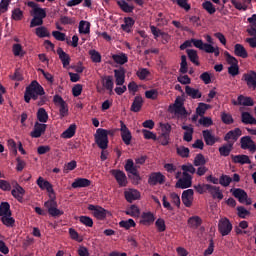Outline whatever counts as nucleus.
Returning <instances> with one entry per match:
<instances>
[{"mask_svg": "<svg viewBox=\"0 0 256 256\" xmlns=\"http://www.w3.org/2000/svg\"><path fill=\"white\" fill-rule=\"evenodd\" d=\"M43 95H45V89H43V86H41L37 80H33L30 85L26 87L24 101L25 103H31V99L37 101L39 97H43Z\"/></svg>", "mask_w": 256, "mask_h": 256, "instance_id": "1", "label": "nucleus"}, {"mask_svg": "<svg viewBox=\"0 0 256 256\" xmlns=\"http://www.w3.org/2000/svg\"><path fill=\"white\" fill-rule=\"evenodd\" d=\"M109 133V130L98 128L94 135L95 143L102 151H105L109 147Z\"/></svg>", "mask_w": 256, "mask_h": 256, "instance_id": "2", "label": "nucleus"}, {"mask_svg": "<svg viewBox=\"0 0 256 256\" xmlns=\"http://www.w3.org/2000/svg\"><path fill=\"white\" fill-rule=\"evenodd\" d=\"M31 15L33 18L30 22V27H41V25H43V20L47 17V12L45 9L39 7L35 8L34 11L31 12Z\"/></svg>", "mask_w": 256, "mask_h": 256, "instance_id": "3", "label": "nucleus"}, {"mask_svg": "<svg viewBox=\"0 0 256 256\" xmlns=\"http://www.w3.org/2000/svg\"><path fill=\"white\" fill-rule=\"evenodd\" d=\"M50 199L44 203V207L47 209L51 217H61L63 210L58 209V204L55 196L49 195Z\"/></svg>", "mask_w": 256, "mask_h": 256, "instance_id": "4", "label": "nucleus"}, {"mask_svg": "<svg viewBox=\"0 0 256 256\" xmlns=\"http://www.w3.org/2000/svg\"><path fill=\"white\" fill-rule=\"evenodd\" d=\"M53 102L57 107H59V115L61 119L69 115V105L67 104V102H65V100H63V97H61L60 95H55L53 98Z\"/></svg>", "mask_w": 256, "mask_h": 256, "instance_id": "5", "label": "nucleus"}, {"mask_svg": "<svg viewBox=\"0 0 256 256\" xmlns=\"http://www.w3.org/2000/svg\"><path fill=\"white\" fill-rule=\"evenodd\" d=\"M218 231L222 237H227L233 231V224L228 218H222L218 222Z\"/></svg>", "mask_w": 256, "mask_h": 256, "instance_id": "6", "label": "nucleus"}, {"mask_svg": "<svg viewBox=\"0 0 256 256\" xmlns=\"http://www.w3.org/2000/svg\"><path fill=\"white\" fill-rule=\"evenodd\" d=\"M195 47L196 49H200V51H204L205 53H214L215 57H219L221 54L219 47H214L213 45L203 41H195Z\"/></svg>", "mask_w": 256, "mask_h": 256, "instance_id": "7", "label": "nucleus"}, {"mask_svg": "<svg viewBox=\"0 0 256 256\" xmlns=\"http://www.w3.org/2000/svg\"><path fill=\"white\" fill-rule=\"evenodd\" d=\"M88 211H92L93 217L98 221H104L107 218V210L99 205L89 204Z\"/></svg>", "mask_w": 256, "mask_h": 256, "instance_id": "8", "label": "nucleus"}, {"mask_svg": "<svg viewBox=\"0 0 256 256\" xmlns=\"http://www.w3.org/2000/svg\"><path fill=\"white\" fill-rule=\"evenodd\" d=\"M170 113H174L175 115H187V110L185 106H183V100L181 98H176L173 105L169 106Z\"/></svg>", "mask_w": 256, "mask_h": 256, "instance_id": "9", "label": "nucleus"}, {"mask_svg": "<svg viewBox=\"0 0 256 256\" xmlns=\"http://www.w3.org/2000/svg\"><path fill=\"white\" fill-rule=\"evenodd\" d=\"M120 135L123 143L126 145H131V141L133 139V135L131 134V130L125 125V122L120 121Z\"/></svg>", "mask_w": 256, "mask_h": 256, "instance_id": "10", "label": "nucleus"}, {"mask_svg": "<svg viewBox=\"0 0 256 256\" xmlns=\"http://www.w3.org/2000/svg\"><path fill=\"white\" fill-rule=\"evenodd\" d=\"M183 177L176 183L177 189H189L193 185V176L189 173H182Z\"/></svg>", "mask_w": 256, "mask_h": 256, "instance_id": "11", "label": "nucleus"}, {"mask_svg": "<svg viewBox=\"0 0 256 256\" xmlns=\"http://www.w3.org/2000/svg\"><path fill=\"white\" fill-rule=\"evenodd\" d=\"M242 80L245 81L248 89H252L255 91L256 89V72L250 70L248 73H244L242 76Z\"/></svg>", "mask_w": 256, "mask_h": 256, "instance_id": "12", "label": "nucleus"}, {"mask_svg": "<svg viewBox=\"0 0 256 256\" xmlns=\"http://www.w3.org/2000/svg\"><path fill=\"white\" fill-rule=\"evenodd\" d=\"M241 135H243V130H241V128H235L234 130H230L225 134L224 141H227V143H233V145H235V142L239 140Z\"/></svg>", "mask_w": 256, "mask_h": 256, "instance_id": "13", "label": "nucleus"}, {"mask_svg": "<svg viewBox=\"0 0 256 256\" xmlns=\"http://www.w3.org/2000/svg\"><path fill=\"white\" fill-rule=\"evenodd\" d=\"M165 181L166 177L161 172H152L148 178V183L152 186L163 185Z\"/></svg>", "mask_w": 256, "mask_h": 256, "instance_id": "14", "label": "nucleus"}, {"mask_svg": "<svg viewBox=\"0 0 256 256\" xmlns=\"http://www.w3.org/2000/svg\"><path fill=\"white\" fill-rule=\"evenodd\" d=\"M240 147L241 149H249L251 153H255L256 151V144L255 141L251 138V136H243L240 139Z\"/></svg>", "mask_w": 256, "mask_h": 256, "instance_id": "15", "label": "nucleus"}, {"mask_svg": "<svg viewBox=\"0 0 256 256\" xmlns=\"http://www.w3.org/2000/svg\"><path fill=\"white\" fill-rule=\"evenodd\" d=\"M232 104L235 106L243 105V107H253L255 101L251 97L239 95L237 100H232Z\"/></svg>", "mask_w": 256, "mask_h": 256, "instance_id": "16", "label": "nucleus"}, {"mask_svg": "<svg viewBox=\"0 0 256 256\" xmlns=\"http://www.w3.org/2000/svg\"><path fill=\"white\" fill-rule=\"evenodd\" d=\"M36 184L42 191H47L50 195H55V190H53V184L45 180L43 177H39L36 181Z\"/></svg>", "mask_w": 256, "mask_h": 256, "instance_id": "17", "label": "nucleus"}, {"mask_svg": "<svg viewBox=\"0 0 256 256\" xmlns=\"http://www.w3.org/2000/svg\"><path fill=\"white\" fill-rule=\"evenodd\" d=\"M111 175H113L114 179H116L118 185L120 187H126L127 186V175H125V172L121 170H111Z\"/></svg>", "mask_w": 256, "mask_h": 256, "instance_id": "18", "label": "nucleus"}, {"mask_svg": "<svg viewBox=\"0 0 256 256\" xmlns=\"http://www.w3.org/2000/svg\"><path fill=\"white\" fill-rule=\"evenodd\" d=\"M155 223V214L152 212H143L140 216V225H145L149 227Z\"/></svg>", "mask_w": 256, "mask_h": 256, "instance_id": "19", "label": "nucleus"}, {"mask_svg": "<svg viewBox=\"0 0 256 256\" xmlns=\"http://www.w3.org/2000/svg\"><path fill=\"white\" fill-rule=\"evenodd\" d=\"M47 130V124H41L36 122L34 125V130L31 132V137L34 139H39L43 133Z\"/></svg>", "mask_w": 256, "mask_h": 256, "instance_id": "20", "label": "nucleus"}, {"mask_svg": "<svg viewBox=\"0 0 256 256\" xmlns=\"http://www.w3.org/2000/svg\"><path fill=\"white\" fill-rule=\"evenodd\" d=\"M202 135L206 145L210 147H213V145L217 143V141H219V138L215 137V135H213L211 130H204L202 132Z\"/></svg>", "mask_w": 256, "mask_h": 256, "instance_id": "21", "label": "nucleus"}, {"mask_svg": "<svg viewBox=\"0 0 256 256\" xmlns=\"http://www.w3.org/2000/svg\"><path fill=\"white\" fill-rule=\"evenodd\" d=\"M193 189H188L183 191L182 193V203H184L185 207H191L193 205Z\"/></svg>", "mask_w": 256, "mask_h": 256, "instance_id": "22", "label": "nucleus"}, {"mask_svg": "<svg viewBox=\"0 0 256 256\" xmlns=\"http://www.w3.org/2000/svg\"><path fill=\"white\" fill-rule=\"evenodd\" d=\"M57 55L63 65L64 69H67V67H69V65L71 63V57L69 56V54L64 52L63 48H58Z\"/></svg>", "mask_w": 256, "mask_h": 256, "instance_id": "23", "label": "nucleus"}, {"mask_svg": "<svg viewBox=\"0 0 256 256\" xmlns=\"http://www.w3.org/2000/svg\"><path fill=\"white\" fill-rule=\"evenodd\" d=\"M230 192L232 193L233 197L238 199L239 203H245V200H247V192L241 188L231 189Z\"/></svg>", "mask_w": 256, "mask_h": 256, "instance_id": "24", "label": "nucleus"}, {"mask_svg": "<svg viewBox=\"0 0 256 256\" xmlns=\"http://www.w3.org/2000/svg\"><path fill=\"white\" fill-rule=\"evenodd\" d=\"M206 191H208V193H210V195L213 197V199H219V201H221V199H223V192H221V188H219L217 186H213L210 184V186H206Z\"/></svg>", "mask_w": 256, "mask_h": 256, "instance_id": "25", "label": "nucleus"}, {"mask_svg": "<svg viewBox=\"0 0 256 256\" xmlns=\"http://www.w3.org/2000/svg\"><path fill=\"white\" fill-rule=\"evenodd\" d=\"M233 163H239L240 165H251V159L245 154L231 155Z\"/></svg>", "mask_w": 256, "mask_h": 256, "instance_id": "26", "label": "nucleus"}, {"mask_svg": "<svg viewBox=\"0 0 256 256\" xmlns=\"http://www.w3.org/2000/svg\"><path fill=\"white\" fill-rule=\"evenodd\" d=\"M91 185V180L87 178H76L72 183L71 187L73 189H81L84 187H89Z\"/></svg>", "mask_w": 256, "mask_h": 256, "instance_id": "27", "label": "nucleus"}, {"mask_svg": "<svg viewBox=\"0 0 256 256\" xmlns=\"http://www.w3.org/2000/svg\"><path fill=\"white\" fill-rule=\"evenodd\" d=\"M11 195L14 197V199H17L19 203H23L25 189L21 187V185L17 184L16 187L11 191Z\"/></svg>", "mask_w": 256, "mask_h": 256, "instance_id": "28", "label": "nucleus"}, {"mask_svg": "<svg viewBox=\"0 0 256 256\" xmlns=\"http://www.w3.org/2000/svg\"><path fill=\"white\" fill-rule=\"evenodd\" d=\"M251 1L253 0H242V2L231 0V3L238 11H247V9H249V5H251Z\"/></svg>", "mask_w": 256, "mask_h": 256, "instance_id": "29", "label": "nucleus"}, {"mask_svg": "<svg viewBox=\"0 0 256 256\" xmlns=\"http://www.w3.org/2000/svg\"><path fill=\"white\" fill-rule=\"evenodd\" d=\"M115 83L118 86H121L125 83V68H120L114 70Z\"/></svg>", "mask_w": 256, "mask_h": 256, "instance_id": "30", "label": "nucleus"}, {"mask_svg": "<svg viewBox=\"0 0 256 256\" xmlns=\"http://www.w3.org/2000/svg\"><path fill=\"white\" fill-rule=\"evenodd\" d=\"M234 55H236V57H241L242 59H247L249 57L247 49H245V46H243L242 44H235Z\"/></svg>", "mask_w": 256, "mask_h": 256, "instance_id": "31", "label": "nucleus"}, {"mask_svg": "<svg viewBox=\"0 0 256 256\" xmlns=\"http://www.w3.org/2000/svg\"><path fill=\"white\" fill-rule=\"evenodd\" d=\"M142 107H143V97L136 96L133 100L130 111H132L133 113H139Z\"/></svg>", "mask_w": 256, "mask_h": 256, "instance_id": "32", "label": "nucleus"}, {"mask_svg": "<svg viewBox=\"0 0 256 256\" xmlns=\"http://www.w3.org/2000/svg\"><path fill=\"white\" fill-rule=\"evenodd\" d=\"M125 199L128 203H133V201H137L141 197V193L137 190H129L124 192Z\"/></svg>", "mask_w": 256, "mask_h": 256, "instance_id": "33", "label": "nucleus"}, {"mask_svg": "<svg viewBox=\"0 0 256 256\" xmlns=\"http://www.w3.org/2000/svg\"><path fill=\"white\" fill-rule=\"evenodd\" d=\"M241 122L244 123V125H256V118L249 112H242Z\"/></svg>", "mask_w": 256, "mask_h": 256, "instance_id": "34", "label": "nucleus"}, {"mask_svg": "<svg viewBox=\"0 0 256 256\" xmlns=\"http://www.w3.org/2000/svg\"><path fill=\"white\" fill-rule=\"evenodd\" d=\"M117 5L120 7L123 13H133L135 10V6L129 5V3H127L125 0H117Z\"/></svg>", "mask_w": 256, "mask_h": 256, "instance_id": "35", "label": "nucleus"}, {"mask_svg": "<svg viewBox=\"0 0 256 256\" xmlns=\"http://www.w3.org/2000/svg\"><path fill=\"white\" fill-rule=\"evenodd\" d=\"M221 157H229L231 155V151H233V142H228V144H224L218 149Z\"/></svg>", "mask_w": 256, "mask_h": 256, "instance_id": "36", "label": "nucleus"}, {"mask_svg": "<svg viewBox=\"0 0 256 256\" xmlns=\"http://www.w3.org/2000/svg\"><path fill=\"white\" fill-rule=\"evenodd\" d=\"M133 25H135V20L131 17H125L124 24H121V29L125 31V33H131Z\"/></svg>", "mask_w": 256, "mask_h": 256, "instance_id": "37", "label": "nucleus"}, {"mask_svg": "<svg viewBox=\"0 0 256 256\" xmlns=\"http://www.w3.org/2000/svg\"><path fill=\"white\" fill-rule=\"evenodd\" d=\"M186 95L188 97H191L192 99H201L202 93L199 91V89L192 88L191 86L185 87Z\"/></svg>", "mask_w": 256, "mask_h": 256, "instance_id": "38", "label": "nucleus"}, {"mask_svg": "<svg viewBox=\"0 0 256 256\" xmlns=\"http://www.w3.org/2000/svg\"><path fill=\"white\" fill-rule=\"evenodd\" d=\"M186 53H187L188 59L191 61V63H193L197 67H199V65H201V63H199V55L197 54V50L187 49Z\"/></svg>", "mask_w": 256, "mask_h": 256, "instance_id": "39", "label": "nucleus"}, {"mask_svg": "<svg viewBox=\"0 0 256 256\" xmlns=\"http://www.w3.org/2000/svg\"><path fill=\"white\" fill-rule=\"evenodd\" d=\"M77 131V125L71 124L62 134V139H71V137H75V133Z\"/></svg>", "mask_w": 256, "mask_h": 256, "instance_id": "40", "label": "nucleus"}, {"mask_svg": "<svg viewBox=\"0 0 256 256\" xmlns=\"http://www.w3.org/2000/svg\"><path fill=\"white\" fill-rule=\"evenodd\" d=\"M182 129L185 131L184 132V136H183V140L186 141L187 143H191V141H193V127L190 126H182Z\"/></svg>", "mask_w": 256, "mask_h": 256, "instance_id": "41", "label": "nucleus"}, {"mask_svg": "<svg viewBox=\"0 0 256 256\" xmlns=\"http://www.w3.org/2000/svg\"><path fill=\"white\" fill-rule=\"evenodd\" d=\"M79 33L81 35H87L91 33V23L88 21L82 20L79 22Z\"/></svg>", "mask_w": 256, "mask_h": 256, "instance_id": "42", "label": "nucleus"}, {"mask_svg": "<svg viewBox=\"0 0 256 256\" xmlns=\"http://www.w3.org/2000/svg\"><path fill=\"white\" fill-rule=\"evenodd\" d=\"M124 168H125V171L130 175H137L138 169H137V166H135V163L133 162L132 159H128L126 161Z\"/></svg>", "mask_w": 256, "mask_h": 256, "instance_id": "43", "label": "nucleus"}, {"mask_svg": "<svg viewBox=\"0 0 256 256\" xmlns=\"http://www.w3.org/2000/svg\"><path fill=\"white\" fill-rule=\"evenodd\" d=\"M203 223V220L199 216H192L188 219V225L192 229H198V227H201V224Z\"/></svg>", "mask_w": 256, "mask_h": 256, "instance_id": "44", "label": "nucleus"}, {"mask_svg": "<svg viewBox=\"0 0 256 256\" xmlns=\"http://www.w3.org/2000/svg\"><path fill=\"white\" fill-rule=\"evenodd\" d=\"M208 109H211L210 104L200 102L196 108V113L199 115V117H205V113H207Z\"/></svg>", "mask_w": 256, "mask_h": 256, "instance_id": "45", "label": "nucleus"}, {"mask_svg": "<svg viewBox=\"0 0 256 256\" xmlns=\"http://www.w3.org/2000/svg\"><path fill=\"white\" fill-rule=\"evenodd\" d=\"M5 215H13L9 202H2L0 204V217H3Z\"/></svg>", "mask_w": 256, "mask_h": 256, "instance_id": "46", "label": "nucleus"}, {"mask_svg": "<svg viewBox=\"0 0 256 256\" xmlns=\"http://www.w3.org/2000/svg\"><path fill=\"white\" fill-rule=\"evenodd\" d=\"M102 85L107 91H113L114 83L113 76H105L102 78Z\"/></svg>", "mask_w": 256, "mask_h": 256, "instance_id": "47", "label": "nucleus"}, {"mask_svg": "<svg viewBox=\"0 0 256 256\" xmlns=\"http://www.w3.org/2000/svg\"><path fill=\"white\" fill-rule=\"evenodd\" d=\"M112 59L118 65H125V63H127L129 61V58L127 57V55L125 53H122L120 55L119 54H114L112 56Z\"/></svg>", "mask_w": 256, "mask_h": 256, "instance_id": "48", "label": "nucleus"}, {"mask_svg": "<svg viewBox=\"0 0 256 256\" xmlns=\"http://www.w3.org/2000/svg\"><path fill=\"white\" fill-rule=\"evenodd\" d=\"M1 223L5 225V227H15V218L12 215L0 216Z\"/></svg>", "mask_w": 256, "mask_h": 256, "instance_id": "49", "label": "nucleus"}, {"mask_svg": "<svg viewBox=\"0 0 256 256\" xmlns=\"http://www.w3.org/2000/svg\"><path fill=\"white\" fill-rule=\"evenodd\" d=\"M37 119L40 121V123H47L49 120V114H47V110H45V108L38 109Z\"/></svg>", "mask_w": 256, "mask_h": 256, "instance_id": "50", "label": "nucleus"}, {"mask_svg": "<svg viewBox=\"0 0 256 256\" xmlns=\"http://www.w3.org/2000/svg\"><path fill=\"white\" fill-rule=\"evenodd\" d=\"M119 227H122L123 229H126V231H129L131 227H137V223H135V220L128 219V220H122L119 222Z\"/></svg>", "mask_w": 256, "mask_h": 256, "instance_id": "51", "label": "nucleus"}, {"mask_svg": "<svg viewBox=\"0 0 256 256\" xmlns=\"http://www.w3.org/2000/svg\"><path fill=\"white\" fill-rule=\"evenodd\" d=\"M202 7L205 11H207V13H209V15H213L216 13L217 9L215 8V6L213 5V3L209 0H206L202 3Z\"/></svg>", "mask_w": 256, "mask_h": 256, "instance_id": "52", "label": "nucleus"}, {"mask_svg": "<svg viewBox=\"0 0 256 256\" xmlns=\"http://www.w3.org/2000/svg\"><path fill=\"white\" fill-rule=\"evenodd\" d=\"M35 34L40 39H43L45 37H51V34L49 33V31L47 30V28L45 26H40V27L36 28Z\"/></svg>", "mask_w": 256, "mask_h": 256, "instance_id": "53", "label": "nucleus"}, {"mask_svg": "<svg viewBox=\"0 0 256 256\" xmlns=\"http://www.w3.org/2000/svg\"><path fill=\"white\" fill-rule=\"evenodd\" d=\"M221 121L224 125H233V123H235L233 116L227 112L221 113Z\"/></svg>", "mask_w": 256, "mask_h": 256, "instance_id": "54", "label": "nucleus"}, {"mask_svg": "<svg viewBox=\"0 0 256 256\" xmlns=\"http://www.w3.org/2000/svg\"><path fill=\"white\" fill-rule=\"evenodd\" d=\"M12 52L15 57H23L25 52H23V46L19 43L13 44Z\"/></svg>", "mask_w": 256, "mask_h": 256, "instance_id": "55", "label": "nucleus"}, {"mask_svg": "<svg viewBox=\"0 0 256 256\" xmlns=\"http://www.w3.org/2000/svg\"><path fill=\"white\" fill-rule=\"evenodd\" d=\"M224 55L226 57V61H227L228 65H230V67L239 66V60H237V58H235V56H232L227 51L224 53Z\"/></svg>", "mask_w": 256, "mask_h": 256, "instance_id": "56", "label": "nucleus"}, {"mask_svg": "<svg viewBox=\"0 0 256 256\" xmlns=\"http://www.w3.org/2000/svg\"><path fill=\"white\" fill-rule=\"evenodd\" d=\"M207 164V160H205V156L203 154H197L194 158V166L195 167H203Z\"/></svg>", "mask_w": 256, "mask_h": 256, "instance_id": "57", "label": "nucleus"}, {"mask_svg": "<svg viewBox=\"0 0 256 256\" xmlns=\"http://www.w3.org/2000/svg\"><path fill=\"white\" fill-rule=\"evenodd\" d=\"M136 75L140 81H145L149 75H151V72H149V69L147 68H140L137 72Z\"/></svg>", "mask_w": 256, "mask_h": 256, "instance_id": "58", "label": "nucleus"}, {"mask_svg": "<svg viewBox=\"0 0 256 256\" xmlns=\"http://www.w3.org/2000/svg\"><path fill=\"white\" fill-rule=\"evenodd\" d=\"M89 55L92 63H101V53H99L97 50H89Z\"/></svg>", "mask_w": 256, "mask_h": 256, "instance_id": "59", "label": "nucleus"}, {"mask_svg": "<svg viewBox=\"0 0 256 256\" xmlns=\"http://www.w3.org/2000/svg\"><path fill=\"white\" fill-rule=\"evenodd\" d=\"M233 181V178H231L229 175L222 174L219 178V184L222 185V187H229Z\"/></svg>", "mask_w": 256, "mask_h": 256, "instance_id": "60", "label": "nucleus"}, {"mask_svg": "<svg viewBox=\"0 0 256 256\" xmlns=\"http://www.w3.org/2000/svg\"><path fill=\"white\" fill-rule=\"evenodd\" d=\"M11 19H13V21H21L23 19V11L21 8H15L12 10Z\"/></svg>", "mask_w": 256, "mask_h": 256, "instance_id": "61", "label": "nucleus"}, {"mask_svg": "<svg viewBox=\"0 0 256 256\" xmlns=\"http://www.w3.org/2000/svg\"><path fill=\"white\" fill-rule=\"evenodd\" d=\"M140 210L137 205H131L128 210H126V215H129L130 217H139L140 215Z\"/></svg>", "mask_w": 256, "mask_h": 256, "instance_id": "62", "label": "nucleus"}, {"mask_svg": "<svg viewBox=\"0 0 256 256\" xmlns=\"http://www.w3.org/2000/svg\"><path fill=\"white\" fill-rule=\"evenodd\" d=\"M176 153H177V155H179L180 157L185 159V158L189 157L190 150H189V148H187L185 146H180V147L176 148Z\"/></svg>", "mask_w": 256, "mask_h": 256, "instance_id": "63", "label": "nucleus"}, {"mask_svg": "<svg viewBox=\"0 0 256 256\" xmlns=\"http://www.w3.org/2000/svg\"><path fill=\"white\" fill-rule=\"evenodd\" d=\"M79 221L82 225H85V227H93V218L89 216H80Z\"/></svg>", "mask_w": 256, "mask_h": 256, "instance_id": "64", "label": "nucleus"}]
</instances>
